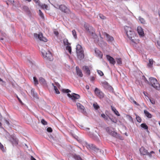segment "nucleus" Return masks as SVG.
Wrapping results in <instances>:
<instances>
[{"label": "nucleus", "instance_id": "09e8293b", "mask_svg": "<svg viewBox=\"0 0 160 160\" xmlns=\"http://www.w3.org/2000/svg\"><path fill=\"white\" fill-rule=\"evenodd\" d=\"M111 134L113 136H116L117 134V133L114 132H112L111 133Z\"/></svg>", "mask_w": 160, "mask_h": 160}, {"label": "nucleus", "instance_id": "ddd939ff", "mask_svg": "<svg viewBox=\"0 0 160 160\" xmlns=\"http://www.w3.org/2000/svg\"><path fill=\"white\" fill-rule=\"evenodd\" d=\"M103 35L105 36L107 38V40L109 42H112L114 40L113 38L105 32L103 33Z\"/></svg>", "mask_w": 160, "mask_h": 160}, {"label": "nucleus", "instance_id": "603ef678", "mask_svg": "<svg viewBox=\"0 0 160 160\" xmlns=\"http://www.w3.org/2000/svg\"><path fill=\"white\" fill-rule=\"evenodd\" d=\"M93 139H94L98 141V137L97 136H94V135H93V136L92 137Z\"/></svg>", "mask_w": 160, "mask_h": 160}, {"label": "nucleus", "instance_id": "680f3d73", "mask_svg": "<svg viewBox=\"0 0 160 160\" xmlns=\"http://www.w3.org/2000/svg\"><path fill=\"white\" fill-rule=\"evenodd\" d=\"M109 118L111 120V121L112 122H115L114 121V120L112 118Z\"/></svg>", "mask_w": 160, "mask_h": 160}, {"label": "nucleus", "instance_id": "8fccbe9b", "mask_svg": "<svg viewBox=\"0 0 160 160\" xmlns=\"http://www.w3.org/2000/svg\"><path fill=\"white\" fill-rule=\"evenodd\" d=\"M36 3L38 4L39 6H41V3L39 2V0H33Z\"/></svg>", "mask_w": 160, "mask_h": 160}, {"label": "nucleus", "instance_id": "a19ab883", "mask_svg": "<svg viewBox=\"0 0 160 160\" xmlns=\"http://www.w3.org/2000/svg\"><path fill=\"white\" fill-rule=\"evenodd\" d=\"M97 72L98 74L101 76H102L104 75L103 72L101 70H97Z\"/></svg>", "mask_w": 160, "mask_h": 160}, {"label": "nucleus", "instance_id": "774afa93", "mask_svg": "<svg viewBox=\"0 0 160 160\" xmlns=\"http://www.w3.org/2000/svg\"><path fill=\"white\" fill-rule=\"evenodd\" d=\"M2 119V117L1 115V114L0 113V120H1Z\"/></svg>", "mask_w": 160, "mask_h": 160}, {"label": "nucleus", "instance_id": "5701e85b", "mask_svg": "<svg viewBox=\"0 0 160 160\" xmlns=\"http://www.w3.org/2000/svg\"><path fill=\"white\" fill-rule=\"evenodd\" d=\"M11 141L13 145H17L18 144V142L16 139L14 138V136L12 137L11 139Z\"/></svg>", "mask_w": 160, "mask_h": 160}, {"label": "nucleus", "instance_id": "13d9d810", "mask_svg": "<svg viewBox=\"0 0 160 160\" xmlns=\"http://www.w3.org/2000/svg\"><path fill=\"white\" fill-rule=\"evenodd\" d=\"M106 130L107 132L109 133H110V132H109V127H107L106 128Z\"/></svg>", "mask_w": 160, "mask_h": 160}, {"label": "nucleus", "instance_id": "f03ea898", "mask_svg": "<svg viewBox=\"0 0 160 160\" xmlns=\"http://www.w3.org/2000/svg\"><path fill=\"white\" fill-rule=\"evenodd\" d=\"M62 91L63 93H67L68 96L73 101H75L76 100L79 99L80 96L79 95L72 93L71 94L69 93V92H71V91L68 89H63L62 90Z\"/></svg>", "mask_w": 160, "mask_h": 160}, {"label": "nucleus", "instance_id": "9b49d317", "mask_svg": "<svg viewBox=\"0 0 160 160\" xmlns=\"http://www.w3.org/2000/svg\"><path fill=\"white\" fill-rule=\"evenodd\" d=\"M59 9L62 12L69 14L70 12L69 9L64 5H61L59 6Z\"/></svg>", "mask_w": 160, "mask_h": 160}, {"label": "nucleus", "instance_id": "4468645a", "mask_svg": "<svg viewBox=\"0 0 160 160\" xmlns=\"http://www.w3.org/2000/svg\"><path fill=\"white\" fill-rule=\"evenodd\" d=\"M106 57L107 59L109 62L110 63L113 65H114L115 64L116 61L113 58L108 55H106Z\"/></svg>", "mask_w": 160, "mask_h": 160}, {"label": "nucleus", "instance_id": "72a5a7b5", "mask_svg": "<svg viewBox=\"0 0 160 160\" xmlns=\"http://www.w3.org/2000/svg\"><path fill=\"white\" fill-rule=\"evenodd\" d=\"M23 10L27 12H28L29 11V9L28 7L26 6H24L23 7Z\"/></svg>", "mask_w": 160, "mask_h": 160}, {"label": "nucleus", "instance_id": "f3484780", "mask_svg": "<svg viewBox=\"0 0 160 160\" xmlns=\"http://www.w3.org/2000/svg\"><path fill=\"white\" fill-rule=\"evenodd\" d=\"M82 70L88 76L90 75V71L87 66H84L82 67Z\"/></svg>", "mask_w": 160, "mask_h": 160}, {"label": "nucleus", "instance_id": "6e6552de", "mask_svg": "<svg viewBox=\"0 0 160 160\" xmlns=\"http://www.w3.org/2000/svg\"><path fill=\"white\" fill-rule=\"evenodd\" d=\"M85 28L86 30L90 34H91L93 37L94 38H96L97 37L96 34L93 32L92 29V28L90 27H89L87 25H85Z\"/></svg>", "mask_w": 160, "mask_h": 160}, {"label": "nucleus", "instance_id": "a211bd4d", "mask_svg": "<svg viewBox=\"0 0 160 160\" xmlns=\"http://www.w3.org/2000/svg\"><path fill=\"white\" fill-rule=\"evenodd\" d=\"M76 70L77 74L80 77H82L83 76V74L82 71L79 68L78 66L76 67Z\"/></svg>", "mask_w": 160, "mask_h": 160}, {"label": "nucleus", "instance_id": "9d476101", "mask_svg": "<svg viewBox=\"0 0 160 160\" xmlns=\"http://www.w3.org/2000/svg\"><path fill=\"white\" fill-rule=\"evenodd\" d=\"M34 37L36 38L39 39L40 40L43 41L44 42L47 41V39L43 36L42 33L40 32L39 34L36 33L34 34Z\"/></svg>", "mask_w": 160, "mask_h": 160}, {"label": "nucleus", "instance_id": "f257e3e1", "mask_svg": "<svg viewBox=\"0 0 160 160\" xmlns=\"http://www.w3.org/2000/svg\"><path fill=\"white\" fill-rule=\"evenodd\" d=\"M124 29L127 37L132 43L137 44L139 42V40L136 38L137 37L136 34L134 31L132 30L131 27L125 26L124 27Z\"/></svg>", "mask_w": 160, "mask_h": 160}, {"label": "nucleus", "instance_id": "dca6fc26", "mask_svg": "<svg viewBox=\"0 0 160 160\" xmlns=\"http://www.w3.org/2000/svg\"><path fill=\"white\" fill-rule=\"evenodd\" d=\"M137 30L138 34L141 37H143L144 36V33L143 29L140 26L137 27Z\"/></svg>", "mask_w": 160, "mask_h": 160}, {"label": "nucleus", "instance_id": "39448f33", "mask_svg": "<svg viewBox=\"0 0 160 160\" xmlns=\"http://www.w3.org/2000/svg\"><path fill=\"white\" fill-rule=\"evenodd\" d=\"M41 52L42 56L44 59L50 61L53 60V56L52 53L49 51H46L43 49H42Z\"/></svg>", "mask_w": 160, "mask_h": 160}, {"label": "nucleus", "instance_id": "864d4df0", "mask_svg": "<svg viewBox=\"0 0 160 160\" xmlns=\"http://www.w3.org/2000/svg\"><path fill=\"white\" fill-rule=\"evenodd\" d=\"M54 33L56 36H58L59 34L58 32L56 31H54Z\"/></svg>", "mask_w": 160, "mask_h": 160}, {"label": "nucleus", "instance_id": "6e6d98bb", "mask_svg": "<svg viewBox=\"0 0 160 160\" xmlns=\"http://www.w3.org/2000/svg\"><path fill=\"white\" fill-rule=\"evenodd\" d=\"M11 3L13 4L14 2V0H8Z\"/></svg>", "mask_w": 160, "mask_h": 160}, {"label": "nucleus", "instance_id": "c9c22d12", "mask_svg": "<svg viewBox=\"0 0 160 160\" xmlns=\"http://www.w3.org/2000/svg\"><path fill=\"white\" fill-rule=\"evenodd\" d=\"M116 61L117 63L118 64H121L122 63V60L120 58H117L116 59Z\"/></svg>", "mask_w": 160, "mask_h": 160}, {"label": "nucleus", "instance_id": "3c124183", "mask_svg": "<svg viewBox=\"0 0 160 160\" xmlns=\"http://www.w3.org/2000/svg\"><path fill=\"white\" fill-rule=\"evenodd\" d=\"M16 97L17 98V99H18L19 102L21 104H22V102L21 100L18 97V96L17 95H16Z\"/></svg>", "mask_w": 160, "mask_h": 160}, {"label": "nucleus", "instance_id": "a878e982", "mask_svg": "<svg viewBox=\"0 0 160 160\" xmlns=\"http://www.w3.org/2000/svg\"><path fill=\"white\" fill-rule=\"evenodd\" d=\"M153 61L152 59H150L149 60V63L148 64V66L149 67H151L153 64Z\"/></svg>", "mask_w": 160, "mask_h": 160}, {"label": "nucleus", "instance_id": "2eb2a0df", "mask_svg": "<svg viewBox=\"0 0 160 160\" xmlns=\"http://www.w3.org/2000/svg\"><path fill=\"white\" fill-rule=\"evenodd\" d=\"M95 52L97 56L100 59H102L103 57V54L97 48H95Z\"/></svg>", "mask_w": 160, "mask_h": 160}, {"label": "nucleus", "instance_id": "bf43d9fd", "mask_svg": "<svg viewBox=\"0 0 160 160\" xmlns=\"http://www.w3.org/2000/svg\"><path fill=\"white\" fill-rule=\"evenodd\" d=\"M31 160H36L33 156H31L30 158Z\"/></svg>", "mask_w": 160, "mask_h": 160}, {"label": "nucleus", "instance_id": "cd10ccee", "mask_svg": "<svg viewBox=\"0 0 160 160\" xmlns=\"http://www.w3.org/2000/svg\"><path fill=\"white\" fill-rule=\"evenodd\" d=\"M72 34L75 39H76L77 38L76 32V31L74 29L72 31Z\"/></svg>", "mask_w": 160, "mask_h": 160}, {"label": "nucleus", "instance_id": "338daca9", "mask_svg": "<svg viewBox=\"0 0 160 160\" xmlns=\"http://www.w3.org/2000/svg\"><path fill=\"white\" fill-rule=\"evenodd\" d=\"M154 153V151H151V152H150L149 153H150L151 155V154L152 153Z\"/></svg>", "mask_w": 160, "mask_h": 160}, {"label": "nucleus", "instance_id": "de8ad7c7", "mask_svg": "<svg viewBox=\"0 0 160 160\" xmlns=\"http://www.w3.org/2000/svg\"><path fill=\"white\" fill-rule=\"evenodd\" d=\"M47 130L48 132H51L52 131V128L50 127L48 128L47 129Z\"/></svg>", "mask_w": 160, "mask_h": 160}, {"label": "nucleus", "instance_id": "f8f14e48", "mask_svg": "<svg viewBox=\"0 0 160 160\" xmlns=\"http://www.w3.org/2000/svg\"><path fill=\"white\" fill-rule=\"evenodd\" d=\"M140 152L141 154L143 155H148L149 156L151 157V155L150 153L148 151L143 147H142L139 149Z\"/></svg>", "mask_w": 160, "mask_h": 160}, {"label": "nucleus", "instance_id": "e433bc0d", "mask_svg": "<svg viewBox=\"0 0 160 160\" xmlns=\"http://www.w3.org/2000/svg\"><path fill=\"white\" fill-rule=\"evenodd\" d=\"M142 79L143 80L144 82L148 84L149 83V82L148 81L147 78H145L144 76L143 75L142 76Z\"/></svg>", "mask_w": 160, "mask_h": 160}, {"label": "nucleus", "instance_id": "58836bf2", "mask_svg": "<svg viewBox=\"0 0 160 160\" xmlns=\"http://www.w3.org/2000/svg\"><path fill=\"white\" fill-rule=\"evenodd\" d=\"M101 117L103 118L105 120H108V117L105 115L104 113H102L101 114Z\"/></svg>", "mask_w": 160, "mask_h": 160}, {"label": "nucleus", "instance_id": "4d7b16f0", "mask_svg": "<svg viewBox=\"0 0 160 160\" xmlns=\"http://www.w3.org/2000/svg\"><path fill=\"white\" fill-rule=\"evenodd\" d=\"M132 102L137 106H139V104L138 103H137L134 100Z\"/></svg>", "mask_w": 160, "mask_h": 160}, {"label": "nucleus", "instance_id": "f704fd0d", "mask_svg": "<svg viewBox=\"0 0 160 160\" xmlns=\"http://www.w3.org/2000/svg\"><path fill=\"white\" fill-rule=\"evenodd\" d=\"M136 119L137 121L138 122H141V119L140 117L138 115L136 116Z\"/></svg>", "mask_w": 160, "mask_h": 160}, {"label": "nucleus", "instance_id": "1a4fd4ad", "mask_svg": "<svg viewBox=\"0 0 160 160\" xmlns=\"http://www.w3.org/2000/svg\"><path fill=\"white\" fill-rule=\"evenodd\" d=\"M102 84L105 89H108L110 91L113 92V89L111 86L106 81L103 82H102Z\"/></svg>", "mask_w": 160, "mask_h": 160}, {"label": "nucleus", "instance_id": "4c0bfd02", "mask_svg": "<svg viewBox=\"0 0 160 160\" xmlns=\"http://www.w3.org/2000/svg\"><path fill=\"white\" fill-rule=\"evenodd\" d=\"M74 158L76 160H82L81 157L79 155H76L74 156Z\"/></svg>", "mask_w": 160, "mask_h": 160}, {"label": "nucleus", "instance_id": "ea45409f", "mask_svg": "<svg viewBox=\"0 0 160 160\" xmlns=\"http://www.w3.org/2000/svg\"><path fill=\"white\" fill-rule=\"evenodd\" d=\"M0 149L3 152L5 151L3 146L0 142Z\"/></svg>", "mask_w": 160, "mask_h": 160}, {"label": "nucleus", "instance_id": "a18cd8bd", "mask_svg": "<svg viewBox=\"0 0 160 160\" xmlns=\"http://www.w3.org/2000/svg\"><path fill=\"white\" fill-rule=\"evenodd\" d=\"M41 122L42 124L44 125H46L47 123V122L44 119H42L41 120Z\"/></svg>", "mask_w": 160, "mask_h": 160}, {"label": "nucleus", "instance_id": "7ed1b4c3", "mask_svg": "<svg viewBox=\"0 0 160 160\" xmlns=\"http://www.w3.org/2000/svg\"><path fill=\"white\" fill-rule=\"evenodd\" d=\"M76 52L77 57L79 59L81 60L84 58V51L81 45L79 44L77 45Z\"/></svg>", "mask_w": 160, "mask_h": 160}, {"label": "nucleus", "instance_id": "412c9836", "mask_svg": "<svg viewBox=\"0 0 160 160\" xmlns=\"http://www.w3.org/2000/svg\"><path fill=\"white\" fill-rule=\"evenodd\" d=\"M144 112L145 115L148 118H151L152 117V115L147 110H144Z\"/></svg>", "mask_w": 160, "mask_h": 160}, {"label": "nucleus", "instance_id": "473e14b6", "mask_svg": "<svg viewBox=\"0 0 160 160\" xmlns=\"http://www.w3.org/2000/svg\"><path fill=\"white\" fill-rule=\"evenodd\" d=\"M63 43L64 45H67L68 46V45L70 44L68 42V40L67 39H64L63 40Z\"/></svg>", "mask_w": 160, "mask_h": 160}, {"label": "nucleus", "instance_id": "5fc2aeb1", "mask_svg": "<svg viewBox=\"0 0 160 160\" xmlns=\"http://www.w3.org/2000/svg\"><path fill=\"white\" fill-rule=\"evenodd\" d=\"M157 44L158 46L160 47V37L159 38V40L157 41Z\"/></svg>", "mask_w": 160, "mask_h": 160}, {"label": "nucleus", "instance_id": "6ab92c4d", "mask_svg": "<svg viewBox=\"0 0 160 160\" xmlns=\"http://www.w3.org/2000/svg\"><path fill=\"white\" fill-rule=\"evenodd\" d=\"M31 94L33 97L35 98H38V95H37V93L35 92L34 89L33 88H32L31 89Z\"/></svg>", "mask_w": 160, "mask_h": 160}, {"label": "nucleus", "instance_id": "37998d69", "mask_svg": "<svg viewBox=\"0 0 160 160\" xmlns=\"http://www.w3.org/2000/svg\"><path fill=\"white\" fill-rule=\"evenodd\" d=\"M41 7L43 8V9H47V8H48V6L47 5L45 4H44L43 5H42V4H41V6H40Z\"/></svg>", "mask_w": 160, "mask_h": 160}, {"label": "nucleus", "instance_id": "052dcab7", "mask_svg": "<svg viewBox=\"0 0 160 160\" xmlns=\"http://www.w3.org/2000/svg\"><path fill=\"white\" fill-rule=\"evenodd\" d=\"M5 121V122L6 123V124H7V125H9V122L6 120Z\"/></svg>", "mask_w": 160, "mask_h": 160}, {"label": "nucleus", "instance_id": "b1692460", "mask_svg": "<svg viewBox=\"0 0 160 160\" xmlns=\"http://www.w3.org/2000/svg\"><path fill=\"white\" fill-rule=\"evenodd\" d=\"M141 127L145 130L148 129V126L145 123H143L141 124Z\"/></svg>", "mask_w": 160, "mask_h": 160}, {"label": "nucleus", "instance_id": "e2e57ef3", "mask_svg": "<svg viewBox=\"0 0 160 160\" xmlns=\"http://www.w3.org/2000/svg\"><path fill=\"white\" fill-rule=\"evenodd\" d=\"M91 80L92 81H93L94 80V78L93 77H92L91 78Z\"/></svg>", "mask_w": 160, "mask_h": 160}, {"label": "nucleus", "instance_id": "2f4dec72", "mask_svg": "<svg viewBox=\"0 0 160 160\" xmlns=\"http://www.w3.org/2000/svg\"><path fill=\"white\" fill-rule=\"evenodd\" d=\"M93 107L96 110L98 109L99 108V106L98 105L97 103L93 104Z\"/></svg>", "mask_w": 160, "mask_h": 160}, {"label": "nucleus", "instance_id": "49530a36", "mask_svg": "<svg viewBox=\"0 0 160 160\" xmlns=\"http://www.w3.org/2000/svg\"><path fill=\"white\" fill-rule=\"evenodd\" d=\"M99 17L102 19H105L106 18V17L102 14H99Z\"/></svg>", "mask_w": 160, "mask_h": 160}, {"label": "nucleus", "instance_id": "c756f323", "mask_svg": "<svg viewBox=\"0 0 160 160\" xmlns=\"http://www.w3.org/2000/svg\"><path fill=\"white\" fill-rule=\"evenodd\" d=\"M66 49L70 53H71L72 52V48L69 45L67 46L66 47Z\"/></svg>", "mask_w": 160, "mask_h": 160}, {"label": "nucleus", "instance_id": "4be33fe9", "mask_svg": "<svg viewBox=\"0 0 160 160\" xmlns=\"http://www.w3.org/2000/svg\"><path fill=\"white\" fill-rule=\"evenodd\" d=\"M111 108L112 110L113 111V112H114V113L117 116H120V115L118 112V111L116 110V108L112 106H111Z\"/></svg>", "mask_w": 160, "mask_h": 160}, {"label": "nucleus", "instance_id": "bb28decb", "mask_svg": "<svg viewBox=\"0 0 160 160\" xmlns=\"http://www.w3.org/2000/svg\"><path fill=\"white\" fill-rule=\"evenodd\" d=\"M39 81L40 83L42 84H45L46 83L45 79L42 78L41 77L39 78Z\"/></svg>", "mask_w": 160, "mask_h": 160}, {"label": "nucleus", "instance_id": "20e7f679", "mask_svg": "<svg viewBox=\"0 0 160 160\" xmlns=\"http://www.w3.org/2000/svg\"><path fill=\"white\" fill-rule=\"evenodd\" d=\"M149 83L148 84L157 90H160L159 84L158 82L157 79L151 77L149 78Z\"/></svg>", "mask_w": 160, "mask_h": 160}, {"label": "nucleus", "instance_id": "c85d7f7f", "mask_svg": "<svg viewBox=\"0 0 160 160\" xmlns=\"http://www.w3.org/2000/svg\"><path fill=\"white\" fill-rule=\"evenodd\" d=\"M139 20L140 22L142 23L143 24H144L145 23V21L144 19L142 18L141 17L139 16Z\"/></svg>", "mask_w": 160, "mask_h": 160}, {"label": "nucleus", "instance_id": "0e129e2a", "mask_svg": "<svg viewBox=\"0 0 160 160\" xmlns=\"http://www.w3.org/2000/svg\"><path fill=\"white\" fill-rule=\"evenodd\" d=\"M86 88L87 89H89V86L88 85H87L86 87Z\"/></svg>", "mask_w": 160, "mask_h": 160}, {"label": "nucleus", "instance_id": "c03bdc74", "mask_svg": "<svg viewBox=\"0 0 160 160\" xmlns=\"http://www.w3.org/2000/svg\"><path fill=\"white\" fill-rule=\"evenodd\" d=\"M149 100L150 101L152 104H155V102L154 99L153 98H149Z\"/></svg>", "mask_w": 160, "mask_h": 160}, {"label": "nucleus", "instance_id": "0eeeda50", "mask_svg": "<svg viewBox=\"0 0 160 160\" xmlns=\"http://www.w3.org/2000/svg\"><path fill=\"white\" fill-rule=\"evenodd\" d=\"M95 94L100 99H102L104 96L103 92L97 88H96L94 90Z\"/></svg>", "mask_w": 160, "mask_h": 160}, {"label": "nucleus", "instance_id": "aec40b11", "mask_svg": "<svg viewBox=\"0 0 160 160\" xmlns=\"http://www.w3.org/2000/svg\"><path fill=\"white\" fill-rule=\"evenodd\" d=\"M77 106L78 108L80 109L81 112H82L84 111V107L81 104L79 103H77Z\"/></svg>", "mask_w": 160, "mask_h": 160}, {"label": "nucleus", "instance_id": "69168bd1", "mask_svg": "<svg viewBox=\"0 0 160 160\" xmlns=\"http://www.w3.org/2000/svg\"><path fill=\"white\" fill-rule=\"evenodd\" d=\"M132 102H133V101L134 100V99L132 98H130Z\"/></svg>", "mask_w": 160, "mask_h": 160}, {"label": "nucleus", "instance_id": "393cba45", "mask_svg": "<svg viewBox=\"0 0 160 160\" xmlns=\"http://www.w3.org/2000/svg\"><path fill=\"white\" fill-rule=\"evenodd\" d=\"M52 85L54 87V89L55 90V93L57 94H59L60 93V92L59 91L57 88L54 85V84L53 83H52Z\"/></svg>", "mask_w": 160, "mask_h": 160}, {"label": "nucleus", "instance_id": "423d86ee", "mask_svg": "<svg viewBox=\"0 0 160 160\" xmlns=\"http://www.w3.org/2000/svg\"><path fill=\"white\" fill-rule=\"evenodd\" d=\"M84 145L86 146L87 149L93 151L97 152L99 150L98 148L96 147V146L92 144H88L87 142H84Z\"/></svg>", "mask_w": 160, "mask_h": 160}, {"label": "nucleus", "instance_id": "79ce46f5", "mask_svg": "<svg viewBox=\"0 0 160 160\" xmlns=\"http://www.w3.org/2000/svg\"><path fill=\"white\" fill-rule=\"evenodd\" d=\"M39 16L42 18H44V15L43 13L40 10H39Z\"/></svg>", "mask_w": 160, "mask_h": 160}, {"label": "nucleus", "instance_id": "7c9ffc66", "mask_svg": "<svg viewBox=\"0 0 160 160\" xmlns=\"http://www.w3.org/2000/svg\"><path fill=\"white\" fill-rule=\"evenodd\" d=\"M33 79L34 82V83L35 85H36L38 84V80L37 79V78L35 77H34L33 78Z\"/></svg>", "mask_w": 160, "mask_h": 160}]
</instances>
